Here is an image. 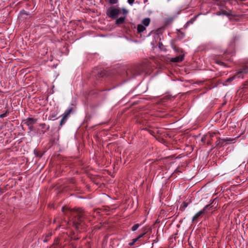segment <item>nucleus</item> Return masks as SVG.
Segmentation results:
<instances>
[{
    "label": "nucleus",
    "mask_w": 248,
    "mask_h": 248,
    "mask_svg": "<svg viewBox=\"0 0 248 248\" xmlns=\"http://www.w3.org/2000/svg\"><path fill=\"white\" fill-rule=\"evenodd\" d=\"M144 71L145 67L143 65L132 66L124 72L123 77L125 78L126 80H129L141 75Z\"/></svg>",
    "instance_id": "f257e3e1"
},
{
    "label": "nucleus",
    "mask_w": 248,
    "mask_h": 248,
    "mask_svg": "<svg viewBox=\"0 0 248 248\" xmlns=\"http://www.w3.org/2000/svg\"><path fill=\"white\" fill-rule=\"evenodd\" d=\"M70 212L73 225L76 229H78L85 218L84 212L81 209H73Z\"/></svg>",
    "instance_id": "f03ea898"
},
{
    "label": "nucleus",
    "mask_w": 248,
    "mask_h": 248,
    "mask_svg": "<svg viewBox=\"0 0 248 248\" xmlns=\"http://www.w3.org/2000/svg\"><path fill=\"white\" fill-rule=\"evenodd\" d=\"M120 14L121 11L119 8L112 6L108 8L106 11L107 16L112 19H116Z\"/></svg>",
    "instance_id": "7ed1b4c3"
},
{
    "label": "nucleus",
    "mask_w": 248,
    "mask_h": 248,
    "mask_svg": "<svg viewBox=\"0 0 248 248\" xmlns=\"http://www.w3.org/2000/svg\"><path fill=\"white\" fill-rule=\"evenodd\" d=\"M248 74V66L244 65L240 69L239 71L235 74L237 78H244L245 75Z\"/></svg>",
    "instance_id": "20e7f679"
},
{
    "label": "nucleus",
    "mask_w": 248,
    "mask_h": 248,
    "mask_svg": "<svg viewBox=\"0 0 248 248\" xmlns=\"http://www.w3.org/2000/svg\"><path fill=\"white\" fill-rule=\"evenodd\" d=\"M209 207V205H206L203 209L201 210L197 213H196L194 216L193 217L192 219V221L193 222L197 220L198 218H200L202 217V216L204 214H205L206 212H207V209Z\"/></svg>",
    "instance_id": "39448f33"
},
{
    "label": "nucleus",
    "mask_w": 248,
    "mask_h": 248,
    "mask_svg": "<svg viewBox=\"0 0 248 248\" xmlns=\"http://www.w3.org/2000/svg\"><path fill=\"white\" fill-rule=\"evenodd\" d=\"M215 5L219 6V9L225 8L227 9L226 3L229 0H213Z\"/></svg>",
    "instance_id": "423d86ee"
},
{
    "label": "nucleus",
    "mask_w": 248,
    "mask_h": 248,
    "mask_svg": "<svg viewBox=\"0 0 248 248\" xmlns=\"http://www.w3.org/2000/svg\"><path fill=\"white\" fill-rule=\"evenodd\" d=\"M37 122V119L33 118H28L23 121L24 124H26L28 126H31Z\"/></svg>",
    "instance_id": "0eeeda50"
},
{
    "label": "nucleus",
    "mask_w": 248,
    "mask_h": 248,
    "mask_svg": "<svg viewBox=\"0 0 248 248\" xmlns=\"http://www.w3.org/2000/svg\"><path fill=\"white\" fill-rule=\"evenodd\" d=\"M184 59V54L180 55L175 58L171 59V62H180L183 61Z\"/></svg>",
    "instance_id": "6e6552de"
},
{
    "label": "nucleus",
    "mask_w": 248,
    "mask_h": 248,
    "mask_svg": "<svg viewBox=\"0 0 248 248\" xmlns=\"http://www.w3.org/2000/svg\"><path fill=\"white\" fill-rule=\"evenodd\" d=\"M219 10L221 11V14L222 15H225L227 16H234V15L232 13L231 10L228 9L227 11L225 10L224 9H221Z\"/></svg>",
    "instance_id": "1a4fd4ad"
},
{
    "label": "nucleus",
    "mask_w": 248,
    "mask_h": 248,
    "mask_svg": "<svg viewBox=\"0 0 248 248\" xmlns=\"http://www.w3.org/2000/svg\"><path fill=\"white\" fill-rule=\"evenodd\" d=\"M125 20V17L124 16L120 17L116 19L115 21V24L118 25L122 24L124 22Z\"/></svg>",
    "instance_id": "9d476101"
},
{
    "label": "nucleus",
    "mask_w": 248,
    "mask_h": 248,
    "mask_svg": "<svg viewBox=\"0 0 248 248\" xmlns=\"http://www.w3.org/2000/svg\"><path fill=\"white\" fill-rule=\"evenodd\" d=\"M72 108L66 109L64 113L63 114L62 117L67 119V117L69 116V115L70 114V113L72 112Z\"/></svg>",
    "instance_id": "9b49d317"
},
{
    "label": "nucleus",
    "mask_w": 248,
    "mask_h": 248,
    "mask_svg": "<svg viewBox=\"0 0 248 248\" xmlns=\"http://www.w3.org/2000/svg\"><path fill=\"white\" fill-rule=\"evenodd\" d=\"M150 22V19L149 18H146L142 20V23L144 26H148Z\"/></svg>",
    "instance_id": "f8f14e48"
},
{
    "label": "nucleus",
    "mask_w": 248,
    "mask_h": 248,
    "mask_svg": "<svg viewBox=\"0 0 248 248\" xmlns=\"http://www.w3.org/2000/svg\"><path fill=\"white\" fill-rule=\"evenodd\" d=\"M145 30V27L142 24H139L137 27V31L138 32H141Z\"/></svg>",
    "instance_id": "ddd939ff"
},
{
    "label": "nucleus",
    "mask_w": 248,
    "mask_h": 248,
    "mask_svg": "<svg viewBox=\"0 0 248 248\" xmlns=\"http://www.w3.org/2000/svg\"><path fill=\"white\" fill-rule=\"evenodd\" d=\"M223 143L224 141L222 140V139L219 138V140L216 141V146L220 148L223 146Z\"/></svg>",
    "instance_id": "4468645a"
},
{
    "label": "nucleus",
    "mask_w": 248,
    "mask_h": 248,
    "mask_svg": "<svg viewBox=\"0 0 248 248\" xmlns=\"http://www.w3.org/2000/svg\"><path fill=\"white\" fill-rule=\"evenodd\" d=\"M172 47L173 49L176 52H178V53H183V50L181 48L172 45Z\"/></svg>",
    "instance_id": "2eb2a0df"
},
{
    "label": "nucleus",
    "mask_w": 248,
    "mask_h": 248,
    "mask_svg": "<svg viewBox=\"0 0 248 248\" xmlns=\"http://www.w3.org/2000/svg\"><path fill=\"white\" fill-rule=\"evenodd\" d=\"M188 206V203L184 202L183 204L180 207V210L181 211H184L185 208Z\"/></svg>",
    "instance_id": "dca6fc26"
},
{
    "label": "nucleus",
    "mask_w": 248,
    "mask_h": 248,
    "mask_svg": "<svg viewBox=\"0 0 248 248\" xmlns=\"http://www.w3.org/2000/svg\"><path fill=\"white\" fill-rule=\"evenodd\" d=\"M140 225L141 224H134L131 228V231L133 232L136 231Z\"/></svg>",
    "instance_id": "f3484780"
},
{
    "label": "nucleus",
    "mask_w": 248,
    "mask_h": 248,
    "mask_svg": "<svg viewBox=\"0 0 248 248\" xmlns=\"http://www.w3.org/2000/svg\"><path fill=\"white\" fill-rule=\"evenodd\" d=\"M215 200H213L212 202L210 204H208L207 205H209V207L207 209V212H206L205 214L209 213L211 212V208H213V205H211V204L215 201Z\"/></svg>",
    "instance_id": "a211bd4d"
},
{
    "label": "nucleus",
    "mask_w": 248,
    "mask_h": 248,
    "mask_svg": "<svg viewBox=\"0 0 248 248\" xmlns=\"http://www.w3.org/2000/svg\"><path fill=\"white\" fill-rule=\"evenodd\" d=\"M9 113V111L8 110L5 111V112L0 115V118H2L5 117L7 116V115Z\"/></svg>",
    "instance_id": "6ab92c4d"
},
{
    "label": "nucleus",
    "mask_w": 248,
    "mask_h": 248,
    "mask_svg": "<svg viewBox=\"0 0 248 248\" xmlns=\"http://www.w3.org/2000/svg\"><path fill=\"white\" fill-rule=\"evenodd\" d=\"M57 115V113H55V112L52 113L49 115V118H50V119L54 118V119H57L58 117H56Z\"/></svg>",
    "instance_id": "aec40b11"
},
{
    "label": "nucleus",
    "mask_w": 248,
    "mask_h": 248,
    "mask_svg": "<svg viewBox=\"0 0 248 248\" xmlns=\"http://www.w3.org/2000/svg\"><path fill=\"white\" fill-rule=\"evenodd\" d=\"M66 119L62 118L60 123V126H62L63 124H64L66 122Z\"/></svg>",
    "instance_id": "412c9836"
},
{
    "label": "nucleus",
    "mask_w": 248,
    "mask_h": 248,
    "mask_svg": "<svg viewBox=\"0 0 248 248\" xmlns=\"http://www.w3.org/2000/svg\"><path fill=\"white\" fill-rule=\"evenodd\" d=\"M235 78H237V77L235 76V75L234 76L227 79L226 81L227 82H231V81H232Z\"/></svg>",
    "instance_id": "4be33fe9"
},
{
    "label": "nucleus",
    "mask_w": 248,
    "mask_h": 248,
    "mask_svg": "<svg viewBox=\"0 0 248 248\" xmlns=\"http://www.w3.org/2000/svg\"><path fill=\"white\" fill-rule=\"evenodd\" d=\"M98 77H103L105 75V73L102 71L100 70L97 73Z\"/></svg>",
    "instance_id": "5701e85b"
},
{
    "label": "nucleus",
    "mask_w": 248,
    "mask_h": 248,
    "mask_svg": "<svg viewBox=\"0 0 248 248\" xmlns=\"http://www.w3.org/2000/svg\"><path fill=\"white\" fill-rule=\"evenodd\" d=\"M216 134L215 132H208L206 136H209L210 138H212Z\"/></svg>",
    "instance_id": "b1692460"
},
{
    "label": "nucleus",
    "mask_w": 248,
    "mask_h": 248,
    "mask_svg": "<svg viewBox=\"0 0 248 248\" xmlns=\"http://www.w3.org/2000/svg\"><path fill=\"white\" fill-rule=\"evenodd\" d=\"M20 14L21 15H29V14L28 13H27L25 10H23L22 11H20Z\"/></svg>",
    "instance_id": "393cba45"
},
{
    "label": "nucleus",
    "mask_w": 248,
    "mask_h": 248,
    "mask_svg": "<svg viewBox=\"0 0 248 248\" xmlns=\"http://www.w3.org/2000/svg\"><path fill=\"white\" fill-rule=\"evenodd\" d=\"M233 140V139H232L231 138H226V139H222V140H223L224 142H225V141H232Z\"/></svg>",
    "instance_id": "a878e982"
},
{
    "label": "nucleus",
    "mask_w": 248,
    "mask_h": 248,
    "mask_svg": "<svg viewBox=\"0 0 248 248\" xmlns=\"http://www.w3.org/2000/svg\"><path fill=\"white\" fill-rule=\"evenodd\" d=\"M118 2V0H109V3L111 4H116Z\"/></svg>",
    "instance_id": "bb28decb"
},
{
    "label": "nucleus",
    "mask_w": 248,
    "mask_h": 248,
    "mask_svg": "<svg viewBox=\"0 0 248 248\" xmlns=\"http://www.w3.org/2000/svg\"><path fill=\"white\" fill-rule=\"evenodd\" d=\"M142 232H145V234L147 232V228L146 227H143L141 230Z\"/></svg>",
    "instance_id": "cd10ccee"
},
{
    "label": "nucleus",
    "mask_w": 248,
    "mask_h": 248,
    "mask_svg": "<svg viewBox=\"0 0 248 248\" xmlns=\"http://www.w3.org/2000/svg\"><path fill=\"white\" fill-rule=\"evenodd\" d=\"M216 63H217L218 64H220L221 65H224V63L223 62L220 61V60H216Z\"/></svg>",
    "instance_id": "c85d7f7f"
},
{
    "label": "nucleus",
    "mask_w": 248,
    "mask_h": 248,
    "mask_svg": "<svg viewBox=\"0 0 248 248\" xmlns=\"http://www.w3.org/2000/svg\"><path fill=\"white\" fill-rule=\"evenodd\" d=\"M136 243V241H135V240L133 239H132V241L130 243H129V245L132 246H133L134 245H135V244Z\"/></svg>",
    "instance_id": "c756f323"
},
{
    "label": "nucleus",
    "mask_w": 248,
    "mask_h": 248,
    "mask_svg": "<svg viewBox=\"0 0 248 248\" xmlns=\"http://www.w3.org/2000/svg\"><path fill=\"white\" fill-rule=\"evenodd\" d=\"M135 0H128L127 2L130 5H132L134 2Z\"/></svg>",
    "instance_id": "7c9ffc66"
},
{
    "label": "nucleus",
    "mask_w": 248,
    "mask_h": 248,
    "mask_svg": "<svg viewBox=\"0 0 248 248\" xmlns=\"http://www.w3.org/2000/svg\"><path fill=\"white\" fill-rule=\"evenodd\" d=\"M123 12L124 14H127L128 13V11L125 9H123Z\"/></svg>",
    "instance_id": "2f4dec72"
},
{
    "label": "nucleus",
    "mask_w": 248,
    "mask_h": 248,
    "mask_svg": "<svg viewBox=\"0 0 248 248\" xmlns=\"http://www.w3.org/2000/svg\"><path fill=\"white\" fill-rule=\"evenodd\" d=\"M145 235V232H142L141 234H140L138 236L139 238H141Z\"/></svg>",
    "instance_id": "473e14b6"
},
{
    "label": "nucleus",
    "mask_w": 248,
    "mask_h": 248,
    "mask_svg": "<svg viewBox=\"0 0 248 248\" xmlns=\"http://www.w3.org/2000/svg\"><path fill=\"white\" fill-rule=\"evenodd\" d=\"M40 126H41L42 128H46V124H40Z\"/></svg>",
    "instance_id": "72a5a7b5"
},
{
    "label": "nucleus",
    "mask_w": 248,
    "mask_h": 248,
    "mask_svg": "<svg viewBox=\"0 0 248 248\" xmlns=\"http://www.w3.org/2000/svg\"><path fill=\"white\" fill-rule=\"evenodd\" d=\"M217 16L222 15V14H221V11L220 10L219 12H217Z\"/></svg>",
    "instance_id": "f704fd0d"
},
{
    "label": "nucleus",
    "mask_w": 248,
    "mask_h": 248,
    "mask_svg": "<svg viewBox=\"0 0 248 248\" xmlns=\"http://www.w3.org/2000/svg\"><path fill=\"white\" fill-rule=\"evenodd\" d=\"M140 239V238H139V236H138L137 238L134 239V240L137 242V241H139Z\"/></svg>",
    "instance_id": "c9c22d12"
},
{
    "label": "nucleus",
    "mask_w": 248,
    "mask_h": 248,
    "mask_svg": "<svg viewBox=\"0 0 248 248\" xmlns=\"http://www.w3.org/2000/svg\"><path fill=\"white\" fill-rule=\"evenodd\" d=\"M33 125H31V126H29V129L30 131H33Z\"/></svg>",
    "instance_id": "e433bc0d"
},
{
    "label": "nucleus",
    "mask_w": 248,
    "mask_h": 248,
    "mask_svg": "<svg viewBox=\"0 0 248 248\" xmlns=\"http://www.w3.org/2000/svg\"><path fill=\"white\" fill-rule=\"evenodd\" d=\"M205 139H206L205 137H202L201 139V141L202 142H204L205 140Z\"/></svg>",
    "instance_id": "4c0bfd02"
},
{
    "label": "nucleus",
    "mask_w": 248,
    "mask_h": 248,
    "mask_svg": "<svg viewBox=\"0 0 248 248\" xmlns=\"http://www.w3.org/2000/svg\"><path fill=\"white\" fill-rule=\"evenodd\" d=\"M62 211L63 212L64 214H65V208L64 207H62Z\"/></svg>",
    "instance_id": "58836bf2"
},
{
    "label": "nucleus",
    "mask_w": 248,
    "mask_h": 248,
    "mask_svg": "<svg viewBox=\"0 0 248 248\" xmlns=\"http://www.w3.org/2000/svg\"><path fill=\"white\" fill-rule=\"evenodd\" d=\"M49 125H48V126H47V127H46V129H49Z\"/></svg>",
    "instance_id": "ea45409f"
},
{
    "label": "nucleus",
    "mask_w": 248,
    "mask_h": 248,
    "mask_svg": "<svg viewBox=\"0 0 248 248\" xmlns=\"http://www.w3.org/2000/svg\"><path fill=\"white\" fill-rule=\"evenodd\" d=\"M93 72V73L95 74L96 73L95 70H94Z\"/></svg>",
    "instance_id": "a19ab883"
},
{
    "label": "nucleus",
    "mask_w": 248,
    "mask_h": 248,
    "mask_svg": "<svg viewBox=\"0 0 248 248\" xmlns=\"http://www.w3.org/2000/svg\"><path fill=\"white\" fill-rule=\"evenodd\" d=\"M210 143H210V141H208V144H210Z\"/></svg>",
    "instance_id": "79ce46f5"
},
{
    "label": "nucleus",
    "mask_w": 248,
    "mask_h": 248,
    "mask_svg": "<svg viewBox=\"0 0 248 248\" xmlns=\"http://www.w3.org/2000/svg\"><path fill=\"white\" fill-rule=\"evenodd\" d=\"M236 38V37H235L233 39H234V41L235 40V39Z\"/></svg>",
    "instance_id": "37998d69"
},
{
    "label": "nucleus",
    "mask_w": 248,
    "mask_h": 248,
    "mask_svg": "<svg viewBox=\"0 0 248 248\" xmlns=\"http://www.w3.org/2000/svg\"><path fill=\"white\" fill-rule=\"evenodd\" d=\"M46 241H47V240H44V242H46Z\"/></svg>",
    "instance_id": "c03bdc74"
},
{
    "label": "nucleus",
    "mask_w": 248,
    "mask_h": 248,
    "mask_svg": "<svg viewBox=\"0 0 248 248\" xmlns=\"http://www.w3.org/2000/svg\"><path fill=\"white\" fill-rule=\"evenodd\" d=\"M242 0V1H246V0Z\"/></svg>",
    "instance_id": "a18cd8bd"
},
{
    "label": "nucleus",
    "mask_w": 248,
    "mask_h": 248,
    "mask_svg": "<svg viewBox=\"0 0 248 248\" xmlns=\"http://www.w3.org/2000/svg\"><path fill=\"white\" fill-rule=\"evenodd\" d=\"M50 1H52V0H50Z\"/></svg>",
    "instance_id": "49530a36"
}]
</instances>
